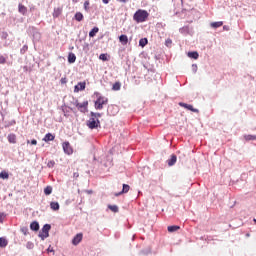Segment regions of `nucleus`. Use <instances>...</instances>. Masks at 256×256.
Returning <instances> with one entry per match:
<instances>
[{"instance_id":"1","label":"nucleus","mask_w":256,"mask_h":256,"mask_svg":"<svg viewBox=\"0 0 256 256\" xmlns=\"http://www.w3.org/2000/svg\"><path fill=\"white\" fill-rule=\"evenodd\" d=\"M133 19L136 23H145V21L149 19V12H147V10L139 9L135 12Z\"/></svg>"},{"instance_id":"2","label":"nucleus","mask_w":256,"mask_h":256,"mask_svg":"<svg viewBox=\"0 0 256 256\" xmlns=\"http://www.w3.org/2000/svg\"><path fill=\"white\" fill-rule=\"evenodd\" d=\"M94 95L97 97V100L94 102V107L98 111H101V109H103V105H107V103H109V98L101 96L99 92H95Z\"/></svg>"},{"instance_id":"3","label":"nucleus","mask_w":256,"mask_h":256,"mask_svg":"<svg viewBox=\"0 0 256 256\" xmlns=\"http://www.w3.org/2000/svg\"><path fill=\"white\" fill-rule=\"evenodd\" d=\"M75 107L80 111V113H87L89 109V101H84L83 103L79 102V100H76L74 102Z\"/></svg>"},{"instance_id":"4","label":"nucleus","mask_w":256,"mask_h":256,"mask_svg":"<svg viewBox=\"0 0 256 256\" xmlns=\"http://www.w3.org/2000/svg\"><path fill=\"white\" fill-rule=\"evenodd\" d=\"M86 125L89 129H98V127H101V121L90 116L89 120L86 122Z\"/></svg>"},{"instance_id":"5","label":"nucleus","mask_w":256,"mask_h":256,"mask_svg":"<svg viewBox=\"0 0 256 256\" xmlns=\"http://www.w3.org/2000/svg\"><path fill=\"white\" fill-rule=\"evenodd\" d=\"M49 231H51V225L46 224L43 226L42 231L39 232V237L44 241V239H47L49 237Z\"/></svg>"},{"instance_id":"6","label":"nucleus","mask_w":256,"mask_h":256,"mask_svg":"<svg viewBox=\"0 0 256 256\" xmlns=\"http://www.w3.org/2000/svg\"><path fill=\"white\" fill-rule=\"evenodd\" d=\"M63 151L66 153V155H73V147H71V143L69 142H64L62 144Z\"/></svg>"},{"instance_id":"7","label":"nucleus","mask_w":256,"mask_h":256,"mask_svg":"<svg viewBox=\"0 0 256 256\" xmlns=\"http://www.w3.org/2000/svg\"><path fill=\"white\" fill-rule=\"evenodd\" d=\"M180 107H184V109H188V111H192V113H199V109L194 108L193 105L179 102Z\"/></svg>"},{"instance_id":"8","label":"nucleus","mask_w":256,"mask_h":256,"mask_svg":"<svg viewBox=\"0 0 256 256\" xmlns=\"http://www.w3.org/2000/svg\"><path fill=\"white\" fill-rule=\"evenodd\" d=\"M86 87L87 82H78V84L74 86V93H79V91H85Z\"/></svg>"},{"instance_id":"9","label":"nucleus","mask_w":256,"mask_h":256,"mask_svg":"<svg viewBox=\"0 0 256 256\" xmlns=\"http://www.w3.org/2000/svg\"><path fill=\"white\" fill-rule=\"evenodd\" d=\"M62 13H63V7H57V8H54L52 15L54 19H57V17H61Z\"/></svg>"},{"instance_id":"10","label":"nucleus","mask_w":256,"mask_h":256,"mask_svg":"<svg viewBox=\"0 0 256 256\" xmlns=\"http://www.w3.org/2000/svg\"><path fill=\"white\" fill-rule=\"evenodd\" d=\"M80 241H83V234H82V233L77 234V235L73 238L72 243H73L74 245H79Z\"/></svg>"},{"instance_id":"11","label":"nucleus","mask_w":256,"mask_h":256,"mask_svg":"<svg viewBox=\"0 0 256 256\" xmlns=\"http://www.w3.org/2000/svg\"><path fill=\"white\" fill-rule=\"evenodd\" d=\"M129 189H131V187L129 185L123 184L122 191L119 193H116L115 197H119V195H123V193H129Z\"/></svg>"},{"instance_id":"12","label":"nucleus","mask_w":256,"mask_h":256,"mask_svg":"<svg viewBox=\"0 0 256 256\" xmlns=\"http://www.w3.org/2000/svg\"><path fill=\"white\" fill-rule=\"evenodd\" d=\"M119 41L120 43H122V45H127L129 43V38L127 37V35L122 34L119 36Z\"/></svg>"},{"instance_id":"13","label":"nucleus","mask_w":256,"mask_h":256,"mask_svg":"<svg viewBox=\"0 0 256 256\" xmlns=\"http://www.w3.org/2000/svg\"><path fill=\"white\" fill-rule=\"evenodd\" d=\"M43 141H45L46 143H49V141H55V135L48 133L43 138Z\"/></svg>"},{"instance_id":"14","label":"nucleus","mask_w":256,"mask_h":256,"mask_svg":"<svg viewBox=\"0 0 256 256\" xmlns=\"http://www.w3.org/2000/svg\"><path fill=\"white\" fill-rule=\"evenodd\" d=\"M169 167H173V165H175V163H177V156L176 155H172L170 159H168L167 161Z\"/></svg>"},{"instance_id":"15","label":"nucleus","mask_w":256,"mask_h":256,"mask_svg":"<svg viewBox=\"0 0 256 256\" xmlns=\"http://www.w3.org/2000/svg\"><path fill=\"white\" fill-rule=\"evenodd\" d=\"M210 27H212V29H219V27H223V21L212 22Z\"/></svg>"},{"instance_id":"16","label":"nucleus","mask_w":256,"mask_h":256,"mask_svg":"<svg viewBox=\"0 0 256 256\" xmlns=\"http://www.w3.org/2000/svg\"><path fill=\"white\" fill-rule=\"evenodd\" d=\"M75 61H77V56H75V54H73L72 52L69 53V55H68V63H75Z\"/></svg>"},{"instance_id":"17","label":"nucleus","mask_w":256,"mask_h":256,"mask_svg":"<svg viewBox=\"0 0 256 256\" xmlns=\"http://www.w3.org/2000/svg\"><path fill=\"white\" fill-rule=\"evenodd\" d=\"M181 229L180 226L174 225V226H168V232L169 233H175V231H179Z\"/></svg>"},{"instance_id":"18","label":"nucleus","mask_w":256,"mask_h":256,"mask_svg":"<svg viewBox=\"0 0 256 256\" xmlns=\"http://www.w3.org/2000/svg\"><path fill=\"white\" fill-rule=\"evenodd\" d=\"M112 91H121V82H115L112 86Z\"/></svg>"},{"instance_id":"19","label":"nucleus","mask_w":256,"mask_h":256,"mask_svg":"<svg viewBox=\"0 0 256 256\" xmlns=\"http://www.w3.org/2000/svg\"><path fill=\"white\" fill-rule=\"evenodd\" d=\"M245 141H256V135L247 134L244 135Z\"/></svg>"},{"instance_id":"20","label":"nucleus","mask_w":256,"mask_h":256,"mask_svg":"<svg viewBox=\"0 0 256 256\" xmlns=\"http://www.w3.org/2000/svg\"><path fill=\"white\" fill-rule=\"evenodd\" d=\"M50 207L53 211H59V202H51Z\"/></svg>"},{"instance_id":"21","label":"nucleus","mask_w":256,"mask_h":256,"mask_svg":"<svg viewBox=\"0 0 256 256\" xmlns=\"http://www.w3.org/2000/svg\"><path fill=\"white\" fill-rule=\"evenodd\" d=\"M8 141H9V143H16L17 142V136H15V134L8 135Z\"/></svg>"},{"instance_id":"22","label":"nucleus","mask_w":256,"mask_h":256,"mask_svg":"<svg viewBox=\"0 0 256 256\" xmlns=\"http://www.w3.org/2000/svg\"><path fill=\"white\" fill-rule=\"evenodd\" d=\"M97 33H99V28H98V27H94V28L89 32V37H95V35H97Z\"/></svg>"},{"instance_id":"23","label":"nucleus","mask_w":256,"mask_h":256,"mask_svg":"<svg viewBox=\"0 0 256 256\" xmlns=\"http://www.w3.org/2000/svg\"><path fill=\"white\" fill-rule=\"evenodd\" d=\"M188 57H190V59H199V53L198 52H188Z\"/></svg>"},{"instance_id":"24","label":"nucleus","mask_w":256,"mask_h":256,"mask_svg":"<svg viewBox=\"0 0 256 256\" xmlns=\"http://www.w3.org/2000/svg\"><path fill=\"white\" fill-rule=\"evenodd\" d=\"M20 231H21V233H23V235H24L25 237H27V235H29V237H31V234H29V228H27V227H22V228L20 229Z\"/></svg>"},{"instance_id":"25","label":"nucleus","mask_w":256,"mask_h":256,"mask_svg":"<svg viewBox=\"0 0 256 256\" xmlns=\"http://www.w3.org/2000/svg\"><path fill=\"white\" fill-rule=\"evenodd\" d=\"M108 208L110 209V211H112L113 213H118L119 212V207L117 205H109Z\"/></svg>"},{"instance_id":"26","label":"nucleus","mask_w":256,"mask_h":256,"mask_svg":"<svg viewBox=\"0 0 256 256\" xmlns=\"http://www.w3.org/2000/svg\"><path fill=\"white\" fill-rule=\"evenodd\" d=\"M51 193H53V187L47 186V187L44 189V194H45V195H51Z\"/></svg>"},{"instance_id":"27","label":"nucleus","mask_w":256,"mask_h":256,"mask_svg":"<svg viewBox=\"0 0 256 256\" xmlns=\"http://www.w3.org/2000/svg\"><path fill=\"white\" fill-rule=\"evenodd\" d=\"M0 179H9V173L7 171L0 172Z\"/></svg>"},{"instance_id":"28","label":"nucleus","mask_w":256,"mask_h":256,"mask_svg":"<svg viewBox=\"0 0 256 256\" xmlns=\"http://www.w3.org/2000/svg\"><path fill=\"white\" fill-rule=\"evenodd\" d=\"M147 43H149L147 38H142V39L139 40L140 47H145V45H147Z\"/></svg>"},{"instance_id":"29","label":"nucleus","mask_w":256,"mask_h":256,"mask_svg":"<svg viewBox=\"0 0 256 256\" xmlns=\"http://www.w3.org/2000/svg\"><path fill=\"white\" fill-rule=\"evenodd\" d=\"M76 21H81L83 19V13L77 12L74 16Z\"/></svg>"},{"instance_id":"30","label":"nucleus","mask_w":256,"mask_h":256,"mask_svg":"<svg viewBox=\"0 0 256 256\" xmlns=\"http://www.w3.org/2000/svg\"><path fill=\"white\" fill-rule=\"evenodd\" d=\"M0 247H7V239L0 237Z\"/></svg>"},{"instance_id":"31","label":"nucleus","mask_w":256,"mask_h":256,"mask_svg":"<svg viewBox=\"0 0 256 256\" xmlns=\"http://www.w3.org/2000/svg\"><path fill=\"white\" fill-rule=\"evenodd\" d=\"M7 63V56L0 55V65Z\"/></svg>"},{"instance_id":"32","label":"nucleus","mask_w":256,"mask_h":256,"mask_svg":"<svg viewBox=\"0 0 256 256\" xmlns=\"http://www.w3.org/2000/svg\"><path fill=\"white\" fill-rule=\"evenodd\" d=\"M18 10H19V13H22V15H25V11H26L27 9L25 8V6L19 4Z\"/></svg>"},{"instance_id":"33","label":"nucleus","mask_w":256,"mask_h":256,"mask_svg":"<svg viewBox=\"0 0 256 256\" xmlns=\"http://www.w3.org/2000/svg\"><path fill=\"white\" fill-rule=\"evenodd\" d=\"M99 59H101V61H109L107 54H100Z\"/></svg>"},{"instance_id":"34","label":"nucleus","mask_w":256,"mask_h":256,"mask_svg":"<svg viewBox=\"0 0 256 256\" xmlns=\"http://www.w3.org/2000/svg\"><path fill=\"white\" fill-rule=\"evenodd\" d=\"M90 117H93L94 119H99V117H101V113L91 112Z\"/></svg>"},{"instance_id":"35","label":"nucleus","mask_w":256,"mask_h":256,"mask_svg":"<svg viewBox=\"0 0 256 256\" xmlns=\"http://www.w3.org/2000/svg\"><path fill=\"white\" fill-rule=\"evenodd\" d=\"M47 167H49L50 169H53V167H55V160L48 161Z\"/></svg>"},{"instance_id":"36","label":"nucleus","mask_w":256,"mask_h":256,"mask_svg":"<svg viewBox=\"0 0 256 256\" xmlns=\"http://www.w3.org/2000/svg\"><path fill=\"white\" fill-rule=\"evenodd\" d=\"M165 45L166 47H171V45H173V40H171L170 38L166 39Z\"/></svg>"},{"instance_id":"37","label":"nucleus","mask_w":256,"mask_h":256,"mask_svg":"<svg viewBox=\"0 0 256 256\" xmlns=\"http://www.w3.org/2000/svg\"><path fill=\"white\" fill-rule=\"evenodd\" d=\"M33 231H39V223L38 222H33Z\"/></svg>"},{"instance_id":"38","label":"nucleus","mask_w":256,"mask_h":256,"mask_svg":"<svg viewBox=\"0 0 256 256\" xmlns=\"http://www.w3.org/2000/svg\"><path fill=\"white\" fill-rule=\"evenodd\" d=\"M89 5H90L89 0H86V1L84 2V9H85V11H89Z\"/></svg>"},{"instance_id":"39","label":"nucleus","mask_w":256,"mask_h":256,"mask_svg":"<svg viewBox=\"0 0 256 256\" xmlns=\"http://www.w3.org/2000/svg\"><path fill=\"white\" fill-rule=\"evenodd\" d=\"M9 37V34L7 32L1 33V39H7Z\"/></svg>"},{"instance_id":"40","label":"nucleus","mask_w":256,"mask_h":256,"mask_svg":"<svg viewBox=\"0 0 256 256\" xmlns=\"http://www.w3.org/2000/svg\"><path fill=\"white\" fill-rule=\"evenodd\" d=\"M26 247L27 249H33V242H27Z\"/></svg>"},{"instance_id":"41","label":"nucleus","mask_w":256,"mask_h":256,"mask_svg":"<svg viewBox=\"0 0 256 256\" xmlns=\"http://www.w3.org/2000/svg\"><path fill=\"white\" fill-rule=\"evenodd\" d=\"M28 47L27 46H23L22 49L20 50V53H26Z\"/></svg>"},{"instance_id":"42","label":"nucleus","mask_w":256,"mask_h":256,"mask_svg":"<svg viewBox=\"0 0 256 256\" xmlns=\"http://www.w3.org/2000/svg\"><path fill=\"white\" fill-rule=\"evenodd\" d=\"M1 109V106H0ZM5 119V114H3V112L0 111V121H3Z\"/></svg>"},{"instance_id":"43","label":"nucleus","mask_w":256,"mask_h":256,"mask_svg":"<svg viewBox=\"0 0 256 256\" xmlns=\"http://www.w3.org/2000/svg\"><path fill=\"white\" fill-rule=\"evenodd\" d=\"M3 219H5V213H0V223L3 222Z\"/></svg>"},{"instance_id":"44","label":"nucleus","mask_w":256,"mask_h":256,"mask_svg":"<svg viewBox=\"0 0 256 256\" xmlns=\"http://www.w3.org/2000/svg\"><path fill=\"white\" fill-rule=\"evenodd\" d=\"M60 83H62V85H65V83H67V78H61Z\"/></svg>"},{"instance_id":"45","label":"nucleus","mask_w":256,"mask_h":256,"mask_svg":"<svg viewBox=\"0 0 256 256\" xmlns=\"http://www.w3.org/2000/svg\"><path fill=\"white\" fill-rule=\"evenodd\" d=\"M73 177H74V179H78L79 178V172H74Z\"/></svg>"},{"instance_id":"46","label":"nucleus","mask_w":256,"mask_h":256,"mask_svg":"<svg viewBox=\"0 0 256 256\" xmlns=\"http://www.w3.org/2000/svg\"><path fill=\"white\" fill-rule=\"evenodd\" d=\"M102 2L104 3V5H108L109 0H102Z\"/></svg>"},{"instance_id":"47","label":"nucleus","mask_w":256,"mask_h":256,"mask_svg":"<svg viewBox=\"0 0 256 256\" xmlns=\"http://www.w3.org/2000/svg\"><path fill=\"white\" fill-rule=\"evenodd\" d=\"M119 3H127V0H117Z\"/></svg>"},{"instance_id":"48","label":"nucleus","mask_w":256,"mask_h":256,"mask_svg":"<svg viewBox=\"0 0 256 256\" xmlns=\"http://www.w3.org/2000/svg\"><path fill=\"white\" fill-rule=\"evenodd\" d=\"M30 229L33 231V222L30 223Z\"/></svg>"},{"instance_id":"49","label":"nucleus","mask_w":256,"mask_h":256,"mask_svg":"<svg viewBox=\"0 0 256 256\" xmlns=\"http://www.w3.org/2000/svg\"><path fill=\"white\" fill-rule=\"evenodd\" d=\"M33 145H37V140H33Z\"/></svg>"},{"instance_id":"50","label":"nucleus","mask_w":256,"mask_h":256,"mask_svg":"<svg viewBox=\"0 0 256 256\" xmlns=\"http://www.w3.org/2000/svg\"><path fill=\"white\" fill-rule=\"evenodd\" d=\"M28 143H30L31 145H33V140H31V141H28Z\"/></svg>"},{"instance_id":"51","label":"nucleus","mask_w":256,"mask_h":256,"mask_svg":"<svg viewBox=\"0 0 256 256\" xmlns=\"http://www.w3.org/2000/svg\"><path fill=\"white\" fill-rule=\"evenodd\" d=\"M113 108H114V106H110V107H109V109H113Z\"/></svg>"},{"instance_id":"52","label":"nucleus","mask_w":256,"mask_h":256,"mask_svg":"<svg viewBox=\"0 0 256 256\" xmlns=\"http://www.w3.org/2000/svg\"><path fill=\"white\" fill-rule=\"evenodd\" d=\"M48 251H53L51 248H48Z\"/></svg>"},{"instance_id":"53","label":"nucleus","mask_w":256,"mask_h":256,"mask_svg":"<svg viewBox=\"0 0 256 256\" xmlns=\"http://www.w3.org/2000/svg\"><path fill=\"white\" fill-rule=\"evenodd\" d=\"M223 29H227V26H224Z\"/></svg>"},{"instance_id":"54","label":"nucleus","mask_w":256,"mask_h":256,"mask_svg":"<svg viewBox=\"0 0 256 256\" xmlns=\"http://www.w3.org/2000/svg\"><path fill=\"white\" fill-rule=\"evenodd\" d=\"M254 223H256V219H254Z\"/></svg>"}]
</instances>
